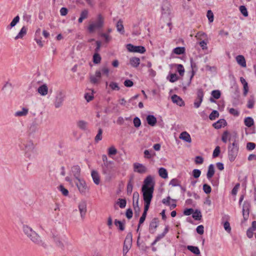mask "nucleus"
<instances>
[{
  "label": "nucleus",
  "instance_id": "dca6fc26",
  "mask_svg": "<svg viewBox=\"0 0 256 256\" xmlns=\"http://www.w3.org/2000/svg\"><path fill=\"white\" fill-rule=\"evenodd\" d=\"M153 185L154 186V183L153 182L152 178L150 176L146 177L144 181V184L142 188H150V186Z\"/></svg>",
  "mask_w": 256,
  "mask_h": 256
},
{
  "label": "nucleus",
  "instance_id": "2eb2a0df",
  "mask_svg": "<svg viewBox=\"0 0 256 256\" xmlns=\"http://www.w3.org/2000/svg\"><path fill=\"white\" fill-rule=\"evenodd\" d=\"M80 168L78 166H74L71 168V172L72 174L74 176L76 180L81 178H80Z\"/></svg>",
  "mask_w": 256,
  "mask_h": 256
},
{
  "label": "nucleus",
  "instance_id": "ea45409f",
  "mask_svg": "<svg viewBox=\"0 0 256 256\" xmlns=\"http://www.w3.org/2000/svg\"><path fill=\"white\" fill-rule=\"evenodd\" d=\"M254 103L255 100L254 96H250L248 102L247 107L248 108H253Z\"/></svg>",
  "mask_w": 256,
  "mask_h": 256
},
{
  "label": "nucleus",
  "instance_id": "cd10ccee",
  "mask_svg": "<svg viewBox=\"0 0 256 256\" xmlns=\"http://www.w3.org/2000/svg\"><path fill=\"white\" fill-rule=\"evenodd\" d=\"M236 60L238 64L243 68L246 67V62L244 56L242 55H238L236 57Z\"/></svg>",
  "mask_w": 256,
  "mask_h": 256
},
{
  "label": "nucleus",
  "instance_id": "58836bf2",
  "mask_svg": "<svg viewBox=\"0 0 256 256\" xmlns=\"http://www.w3.org/2000/svg\"><path fill=\"white\" fill-rule=\"evenodd\" d=\"M158 174L160 177L163 178H168V172L164 168H160L158 170Z\"/></svg>",
  "mask_w": 256,
  "mask_h": 256
},
{
  "label": "nucleus",
  "instance_id": "0e129e2a",
  "mask_svg": "<svg viewBox=\"0 0 256 256\" xmlns=\"http://www.w3.org/2000/svg\"><path fill=\"white\" fill-rule=\"evenodd\" d=\"M229 112L234 116H238V115H239V112L238 110L234 108H230V110H229Z\"/></svg>",
  "mask_w": 256,
  "mask_h": 256
},
{
  "label": "nucleus",
  "instance_id": "c85d7f7f",
  "mask_svg": "<svg viewBox=\"0 0 256 256\" xmlns=\"http://www.w3.org/2000/svg\"><path fill=\"white\" fill-rule=\"evenodd\" d=\"M133 188V177H131L128 183L126 188V192L128 195H130Z\"/></svg>",
  "mask_w": 256,
  "mask_h": 256
},
{
  "label": "nucleus",
  "instance_id": "aec40b11",
  "mask_svg": "<svg viewBox=\"0 0 256 256\" xmlns=\"http://www.w3.org/2000/svg\"><path fill=\"white\" fill-rule=\"evenodd\" d=\"M227 123L224 119H220L212 124V126L216 129H220L226 125Z\"/></svg>",
  "mask_w": 256,
  "mask_h": 256
},
{
  "label": "nucleus",
  "instance_id": "4d7b16f0",
  "mask_svg": "<svg viewBox=\"0 0 256 256\" xmlns=\"http://www.w3.org/2000/svg\"><path fill=\"white\" fill-rule=\"evenodd\" d=\"M133 122L134 126L136 128H138L141 124L140 120L138 117L134 118Z\"/></svg>",
  "mask_w": 256,
  "mask_h": 256
},
{
  "label": "nucleus",
  "instance_id": "e2e57ef3",
  "mask_svg": "<svg viewBox=\"0 0 256 256\" xmlns=\"http://www.w3.org/2000/svg\"><path fill=\"white\" fill-rule=\"evenodd\" d=\"M196 232L200 234H202L204 232V227L202 225H200L196 228Z\"/></svg>",
  "mask_w": 256,
  "mask_h": 256
},
{
  "label": "nucleus",
  "instance_id": "6e6552de",
  "mask_svg": "<svg viewBox=\"0 0 256 256\" xmlns=\"http://www.w3.org/2000/svg\"><path fill=\"white\" fill-rule=\"evenodd\" d=\"M126 47L127 50L130 52L144 54L146 52V48L143 46H135L129 44L126 45Z\"/></svg>",
  "mask_w": 256,
  "mask_h": 256
},
{
  "label": "nucleus",
  "instance_id": "b1692460",
  "mask_svg": "<svg viewBox=\"0 0 256 256\" xmlns=\"http://www.w3.org/2000/svg\"><path fill=\"white\" fill-rule=\"evenodd\" d=\"M148 124L152 126L156 125L157 120L156 118L153 115H148L146 118Z\"/></svg>",
  "mask_w": 256,
  "mask_h": 256
},
{
  "label": "nucleus",
  "instance_id": "ddd939ff",
  "mask_svg": "<svg viewBox=\"0 0 256 256\" xmlns=\"http://www.w3.org/2000/svg\"><path fill=\"white\" fill-rule=\"evenodd\" d=\"M159 220L158 218H154L150 224L149 232L150 233L154 234L158 226Z\"/></svg>",
  "mask_w": 256,
  "mask_h": 256
},
{
  "label": "nucleus",
  "instance_id": "393cba45",
  "mask_svg": "<svg viewBox=\"0 0 256 256\" xmlns=\"http://www.w3.org/2000/svg\"><path fill=\"white\" fill-rule=\"evenodd\" d=\"M214 168L212 164H210L208 167V170L206 174V177L208 180H211L214 174Z\"/></svg>",
  "mask_w": 256,
  "mask_h": 256
},
{
  "label": "nucleus",
  "instance_id": "a211bd4d",
  "mask_svg": "<svg viewBox=\"0 0 256 256\" xmlns=\"http://www.w3.org/2000/svg\"><path fill=\"white\" fill-rule=\"evenodd\" d=\"M101 78V72L100 70H96L94 75L90 76V82L94 84H98Z\"/></svg>",
  "mask_w": 256,
  "mask_h": 256
},
{
  "label": "nucleus",
  "instance_id": "7ed1b4c3",
  "mask_svg": "<svg viewBox=\"0 0 256 256\" xmlns=\"http://www.w3.org/2000/svg\"><path fill=\"white\" fill-rule=\"evenodd\" d=\"M80 194L86 196L89 192V188L84 178H80L74 181Z\"/></svg>",
  "mask_w": 256,
  "mask_h": 256
},
{
  "label": "nucleus",
  "instance_id": "680f3d73",
  "mask_svg": "<svg viewBox=\"0 0 256 256\" xmlns=\"http://www.w3.org/2000/svg\"><path fill=\"white\" fill-rule=\"evenodd\" d=\"M224 230L228 232H230L231 231V228L230 223L226 221L224 224Z\"/></svg>",
  "mask_w": 256,
  "mask_h": 256
},
{
  "label": "nucleus",
  "instance_id": "473e14b6",
  "mask_svg": "<svg viewBox=\"0 0 256 256\" xmlns=\"http://www.w3.org/2000/svg\"><path fill=\"white\" fill-rule=\"evenodd\" d=\"M27 29L25 26H23L18 35L15 37V40L22 38L26 34Z\"/></svg>",
  "mask_w": 256,
  "mask_h": 256
},
{
  "label": "nucleus",
  "instance_id": "052dcab7",
  "mask_svg": "<svg viewBox=\"0 0 256 256\" xmlns=\"http://www.w3.org/2000/svg\"><path fill=\"white\" fill-rule=\"evenodd\" d=\"M116 152H117V150L114 147L111 146L108 148V153L110 156L114 155L116 154Z\"/></svg>",
  "mask_w": 256,
  "mask_h": 256
},
{
  "label": "nucleus",
  "instance_id": "8fccbe9b",
  "mask_svg": "<svg viewBox=\"0 0 256 256\" xmlns=\"http://www.w3.org/2000/svg\"><path fill=\"white\" fill-rule=\"evenodd\" d=\"M169 80L171 82H174L178 80V77L176 74H171L170 75Z\"/></svg>",
  "mask_w": 256,
  "mask_h": 256
},
{
  "label": "nucleus",
  "instance_id": "f03ea898",
  "mask_svg": "<svg viewBox=\"0 0 256 256\" xmlns=\"http://www.w3.org/2000/svg\"><path fill=\"white\" fill-rule=\"evenodd\" d=\"M104 24V18L102 14L98 15L96 20L90 24L88 29L90 32H93L96 29H100L102 28Z\"/></svg>",
  "mask_w": 256,
  "mask_h": 256
},
{
  "label": "nucleus",
  "instance_id": "4468645a",
  "mask_svg": "<svg viewBox=\"0 0 256 256\" xmlns=\"http://www.w3.org/2000/svg\"><path fill=\"white\" fill-rule=\"evenodd\" d=\"M81 218H84L86 212V203L84 200H82L78 206Z\"/></svg>",
  "mask_w": 256,
  "mask_h": 256
},
{
  "label": "nucleus",
  "instance_id": "5701e85b",
  "mask_svg": "<svg viewBox=\"0 0 256 256\" xmlns=\"http://www.w3.org/2000/svg\"><path fill=\"white\" fill-rule=\"evenodd\" d=\"M91 176L94 182L96 184L98 185L100 183V178L98 173L96 171L93 170L92 171Z\"/></svg>",
  "mask_w": 256,
  "mask_h": 256
},
{
  "label": "nucleus",
  "instance_id": "f704fd0d",
  "mask_svg": "<svg viewBox=\"0 0 256 256\" xmlns=\"http://www.w3.org/2000/svg\"><path fill=\"white\" fill-rule=\"evenodd\" d=\"M20 21V16H16L12 20L10 25L7 26L8 29H11L14 27Z\"/></svg>",
  "mask_w": 256,
  "mask_h": 256
},
{
  "label": "nucleus",
  "instance_id": "de8ad7c7",
  "mask_svg": "<svg viewBox=\"0 0 256 256\" xmlns=\"http://www.w3.org/2000/svg\"><path fill=\"white\" fill-rule=\"evenodd\" d=\"M58 190L60 191L61 192L62 194L64 196H67L68 194V190L66 188L62 185H60L58 188Z\"/></svg>",
  "mask_w": 256,
  "mask_h": 256
},
{
  "label": "nucleus",
  "instance_id": "3c124183",
  "mask_svg": "<svg viewBox=\"0 0 256 256\" xmlns=\"http://www.w3.org/2000/svg\"><path fill=\"white\" fill-rule=\"evenodd\" d=\"M204 158L201 156H196L195 158L194 162L196 164H201L204 162Z\"/></svg>",
  "mask_w": 256,
  "mask_h": 256
},
{
  "label": "nucleus",
  "instance_id": "5fc2aeb1",
  "mask_svg": "<svg viewBox=\"0 0 256 256\" xmlns=\"http://www.w3.org/2000/svg\"><path fill=\"white\" fill-rule=\"evenodd\" d=\"M220 148L218 146H217L215 149L214 150L213 154H212V156L213 158H216L218 156L220 155Z\"/></svg>",
  "mask_w": 256,
  "mask_h": 256
},
{
  "label": "nucleus",
  "instance_id": "2f4dec72",
  "mask_svg": "<svg viewBox=\"0 0 256 256\" xmlns=\"http://www.w3.org/2000/svg\"><path fill=\"white\" fill-rule=\"evenodd\" d=\"M172 66L176 68L177 72L179 73L180 76H184V68L182 64H173Z\"/></svg>",
  "mask_w": 256,
  "mask_h": 256
},
{
  "label": "nucleus",
  "instance_id": "774afa93",
  "mask_svg": "<svg viewBox=\"0 0 256 256\" xmlns=\"http://www.w3.org/2000/svg\"><path fill=\"white\" fill-rule=\"evenodd\" d=\"M194 210L192 208H186L184 212V214L186 216H190L192 214Z\"/></svg>",
  "mask_w": 256,
  "mask_h": 256
},
{
  "label": "nucleus",
  "instance_id": "9b49d317",
  "mask_svg": "<svg viewBox=\"0 0 256 256\" xmlns=\"http://www.w3.org/2000/svg\"><path fill=\"white\" fill-rule=\"evenodd\" d=\"M64 96L62 92H60L56 96L54 105L56 108H59L62 105Z\"/></svg>",
  "mask_w": 256,
  "mask_h": 256
},
{
  "label": "nucleus",
  "instance_id": "09e8293b",
  "mask_svg": "<svg viewBox=\"0 0 256 256\" xmlns=\"http://www.w3.org/2000/svg\"><path fill=\"white\" fill-rule=\"evenodd\" d=\"M203 190L206 194H208L210 193L212 191V188L210 186L205 184L203 185Z\"/></svg>",
  "mask_w": 256,
  "mask_h": 256
},
{
  "label": "nucleus",
  "instance_id": "39448f33",
  "mask_svg": "<svg viewBox=\"0 0 256 256\" xmlns=\"http://www.w3.org/2000/svg\"><path fill=\"white\" fill-rule=\"evenodd\" d=\"M238 145H229L228 156L229 160L233 162L238 156Z\"/></svg>",
  "mask_w": 256,
  "mask_h": 256
},
{
  "label": "nucleus",
  "instance_id": "c756f323",
  "mask_svg": "<svg viewBox=\"0 0 256 256\" xmlns=\"http://www.w3.org/2000/svg\"><path fill=\"white\" fill-rule=\"evenodd\" d=\"M130 62L132 66L136 68L140 64V59L138 58L132 57L130 58Z\"/></svg>",
  "mask_w": 256,
  "mask_h": 256
},
{
  "label": "nucleus",
  "instance_id": "f8f14e48",
  "mask_svg": "<svg viewBox=\"0 0 256 256\" xmlns=\"http://www.w3.org/2000/svg\"><path fill=\"white\" fill-rule=\"evenodd\" d=\"M102 174L105 176L106 180H110L112 178V174H111L110 170L108 167V164L104 163V166H102Z\"/></svg>",
  "mask_w": 256,
  "mask_h": 256
},
{
  "label": "nucleus",
  "instance_id": "37998d69",
  "mask_svg": "<svg viewBox=\"0 0 256 256\" xmlns=\"http://www.w3.org/2000/svg\"><path fill=\"white\" fill-rule=\"evenodd\" d=\"M218 116H219L218 112L216 110H214L210 114L209 118L210 120H214L216 118H218Z\"/></svg>",
  "mask_w": 256,
  "mask_h": 256
},
{
  "label": "nucleus",
  "instance_id": "1a4fd4ad",
  "mask_svg": "<svg viewBox=\"0 0 256 256\" xmlns=\"http://www.w3.org/2000/svg\"><path fill=\"white\" fill-rule=\"evenodd\" d=\"M196 98L195 100V101L194 102V106L196 108H198L202 102L204 98V92L202 88H199L198 90L197 93H196Z\"/></svg>",
  "mask_w": 256,
  "mask_h": 256
},
{
  "label": "nucleus",
  "instance_id": "e433bc0d",
  "mask_svg": "<svg viewBox=\"0 0 256 256\" xmlns=\"http://www.w3.org/2000/svg\"><path fill=\"white\" fill-rule=\"evenodd\" d=\"M114 223L116 226L118 227L120 230L123 231L124 230L125 226L124 222L116 219L114 220Z\"/></svg>",
  "mask_w": 256,
  "mask_h": 256
},
{
  "label": "nucleus",
  "instance_id": "864d4df0",
  "mask_svg": "<svg viewBox=\"0 0 256 256\" xmlns=\"http://www.w3.org/2000/svg\"><path fill=\"white\" fill-rule=\"evenodd\" d=\"M206 16L210 22H212L214 21V14L211 10H208L207 12Z\"/></svg>",
  "mask_w": 256,
  "mask_h": 256
},
{
  "label": "nucleus",
  "instance_id": "f3484780",
  "mask_svg": "<svg viewBox=\"0 0 256 256\" xmlns=\"http://www.w3.org/2000/svg\"><path fill=\"white\" fill-rule=\"evenodd\" d=\"M250 208V203L244 202L242 206V214L244 220H247L248 217Z\"/></svg>",
  "mask_w": 256,
  "mask_h": 256
},
{
  "label": "nucleus",
  "instance_id": "a18cd8bd",
  "mask_svg": "<svg viewBox=\"0 0 256 256\" xmlns=\"http://www.w3.org/2000/svg\"><path fill=\"white\" fill-rule=\"evenodd\" d=\"M211 94L214 98L218 99L220 96L221 93L219 90H214L212 92Z\"/></svg>",
  "mask_w": 256,
  "mask_h": 256
},
{
  "label": "nucleus",
  "instance_id": "a878e982",
  "mask_svg": "<svg viewBox=\"0 0 256 256\" xmlns=\"http://www.w3.org/2000/svg\"><path fill=\"white\" fill-rule=\"evenodd\" d=\"M180 138L184 140L186 142H191V138L190 134L186 132H182L179 136Z\"/></svg>",
  "mask_w": 256,
  "mask_h": 256
},
{
  "label": "nucleus",
  "instance_id": "20e7f679",
  "mask_svg": "<svg viewBox=\"0 0 256 256\" xmlns=\"http://www.w3.org/2000/svg\"><path fill=\"white\" fill-rule=\"evenodd\" d=\"M154 190V186H150V188H142L143 198L144 202H151L153 197V193Z\"/></svg>",
  "mask_w": 256,
  "mask_h": 256
},
{
  "label": "nucleus",
  "instance_id": "7c9ffc66",
  "mask_svg": "<svg viewBox=\"0 0 256 256\" xmlns=\"http://www.w3.org/2000/svg\"><path fill=\"white\" fill-rule=\"evenodd\" d=\"M116 30L117 31L120 32L121 34H124V27L122 24V20H119L117 22L116 25Z\"/></svg>",
  "mask_w": 256,
  "mask_h": 256
},
{
  "label": "nucleus",
  "instance_id": "f257e3e1",
  "mask_svg": "<svg viewBox=\"0 0 256 256\" xmlns=\"http://www.w3.org/2000/svg\"><path fill=\"white\" fill-rule=\"evenodd\" d=\"M22 230L24 234L34 244L42 246L44 248H47V244L42 240L40 236L30 227L27 225H24Z\"/></svg>",
  "mask_w": 256,
  "mask_h": 256
},
{
  "label": "nucleus",
  "instance_id": "412c9836",
  "mask_svg": "<svg viewBox=\"0 0 256 256\" xmlns=\"http://www.w3.org/2000/svg\"><path fill=\"white\" fill-rule=\"evenodd\" d=\"M171 98L174 103L177 104L179 106H182L184 105V102L179 96L174 94L172 96Z\"/></svg>",
  "mask_w": 256,
  "mask_h": 256
},
{
  "label": "nucleus",
  "instance_id": "4be33fe9",
  "mask_svg": "<svg viewBox=\"0 0 256 256\" xmlns=\"http://www.w3.org/2000/svg\"><path fill=\"white\" fill-rule=\"evenodd\" d=\"M38 92L42 96H45L48 94V88L46 84H44L38 88Z\"/></svg>",
  "mask_w": 256,
  "mask_h": 256
},
{
  "label": "nucleus",
  "instance_id": "423d86ee",
  "mask_svg": "<svg viewBox=\"0 0 256 256\" xmlns=\"http://www.w3.org/2000/svg\"><path fill=\"white\" fill-rule=\"evenodd\" d=\"M132 236L131 232H129L126 236L125 238L124 247H123V254H126L130 248L132 244Z\"/></svg>",
  "mask_w": 256,
  "mask_h": 256
},
{
  "label": "nucleus",
  "instance_id": "9d476101",
  "mask_svg": "<svg viewBox=\"0 0 256 256\" xmlns=\"http://www.w3.org/2000/svg\"><path fill=\"white\" fill-rule=\"evenodd\" d=\"M134 171L140 174H144L147 171V168L142 164L135 162L133 164Z\"/></svg>",
  "mask_w": 256,
  "mask_h": 256
},
{
  "label": "nucleus",
  "instance_id": "bf43d9fd",
  "mask_svg": "<svg viewBox=\"0 0 256 256\" xmlns=\"http://www.w3.org/2000/svg\"><path fill=\"white\" fill-rule=\"evenodd\" d=\"M101 36L104 38V40L106 42H108L110 41L112 38L109 35L102 33L100 34Z\"/></svg>",
  "mask_w": 256,
  "mask_h": 256
},
{
  "label": "nucleus",
  "instance_id": "49530a36",
  "mask_svg": "<svg viewBox=\"0 0 256 256\" xmlns=\"http://www.w3.org/2000/svg\"><path fill=\"white\" fill-rule=\"evenodd\" d=\"M230 133L227 131H226L224 132L222 138V140L223 142L226 143L228 142V140L230 138Z\"/></svg>",
  "mask_w": 256,
  "mask_h": 256
},
{
  "label": "nucleus",
  "instance_id": "79ce46f5",
  "mask_svg": "<svg viewBox=\"0 0 256 256\" xmlns=\"http://www.w3.org/2000/svg\"><path fill=\"white\" fill-rule=\"evenodd\" d=\"M116 204L121 208H124L126 206V201L124 198H118Z\"/></svg>",
  "mask_w": 256,
  "mask_h": 256
},
{
  "label": "nucleus",
  "instance_id": "a19ab883",
  "mask_svg": "<svg viewBox=\"0 0 256 256\" xmlns=\"http://www.w3.org/2000/svg\"><path fill=\"white\" fill-rule=\"evenodd\" d=\"M173 52L176 54H182L184 53L185 48L184 47H177L173 50Z\"/></svg>",
  "mask_w": 256,
  "mask_h": 256
},
{
  "label": "nucleus",
  "instance_id": "72a5a7b5",
  "mask_svg": "<svg viewBox=\"0 0 256 256\" xmlns=\"http://www.w3.org/2000/svg\"><path fill=\"white\" fill-rule=\"evenodd\" d=\"M244 124L248 127H251L254 124V121L252 117H246L244 120Z\"/></svg>",
  "mask_w": 256,
  "mask_h": 256
},
{
  "label": "nucleus",
  "instance_id": "c03bdc74",
  "mask_svg": "<svg viewBox=\"0 0 256 256\" xmlns=\"http://www.w3.org/2000/svg\"><path fill=\"white\" fill-rule=\"evenodd\" d=\"M101 57L98 53H95L93 56V62L94 64H98L100 62Z\"/></svg>",
  "mask_w": 256,
  "mask_h": 256
},
{
  "label": "nucleus",
  "instance_id": "bb28decb",
  "mask_svg": "<svg viewBox=\"0 0 256 256\" xmlns=\"http://www.w3.org/2000/svg\"><path fill=\"white\" fill-rule=\"evenodd\" d=\"M76 125L80 129L82 130H86L88 129V123L84 120H80L78 121Z\"/></svg>",
  "mask_w": 256,
  "mask_h": 256
},
{
  "label": "nucleus",
  "instance_id": "0eeeda50",
  "mask_svg": "<svg viewBox=\"0 0 256 256\" xmlns=\"http://www.w3.org/2000/svg\"><path fill=\"white\" fill-rule=\"evenodd\" d=\"M21 148L24 151L25 156L30 158L36 153V150L34 145H22Z\"/></svg>",
  "mask_w": 256,
  "mask_h": 256
},
{
  "label": "nucleus",
  "instance_id": "6e6d98bb",
  "mask_svg": "<svg viewBox=\"0 0 256 256\" xmlns=\"http://www.w3.org/2000/svg\"><path fill=\"white\" fill-rule=\"evenodd\" d=\"M200 174L201 171L200 170L194 169L192 171V176L196 178H199L200 176Z\"/></svg>",
  "mask_w": 256,
  "mask_h": 256
},
{
  "label": "nucleus",
  "instance_id": "69168bd1",
  "mask_svg": "<svg viewBox=\"0 0 256 256\" xmlns=\"http://www.w3.org/2000/svg\"><path fill=\"white\" fill-rule=\"evenodd\" d=\"M132 210L131 208H128L126 210V215L128 219H130L132 217Z\"/></svg>",
  "mask_w": 256,
  "mask_h": 256
},
{
  "label": "nucleus",
  "instance_id": "603ef678",
  "mask_svg": "<svg viewBox=\"0 0 256 256\" xmlns=\"http://www.w3.org/2000/svg\"><path fill=\"white\" fill-rule=\"evenodd\" d=\"M240 11L241 13L243 14L244 16H248V12L247 11V9L246 7L244 6H240Z\"/></svg>",
  "mask_w": 256,
  "mask_h": 256
},
{
  "label": "nucleus",
  "instance_id": "c9c22d12",
  "mask_svg": "<svg viewBox=\"0 0 256 256\" xmlns=\"http://www.w3.org/2000/svg\"><path fill=\"white\" fill-rule=\"evenodd\" d=\"M187 248L188 250L192 252L195 254H200V250L198 247L192 246H187Z\"/></svg>",
  "mask_w": 256,
  "mask_h": 256
},
{
  "label": "nucleus",
  "instance_id": "4c0bfd02",
  "mask_svg": "<svg viewBox=\"0 0 256 256\" xmlns=\"http://www.w3.org/2000/svg\"><path fill=\"white\" fill-rule=\"evenodd\" d=\"M192 216L195 220H200L202 217L200 211L198 210L194 211Z\"/></svg>",
  "mask_w": 256,
  "mask_h": 256
},
{
  "label": "nucleus",
  "instance_id": "13d9d810",
  "mask_svg": "<svg viewBox=\"0 0 256 256\" xmlns=\"http://www.w3.org/2000/svg\"><path fill=\"white\" fill-rule=\"evenodd\" d=\"M110 86L112 90H120L118 84L115 82H111L110 84Z\"/></svg>",
  "mask_w": 256,
  "mask_h": 256
},
{
  "label": "nucleus",
  "instance_id": "338daca9",
  "mask_svg": "<svg viewBox=\"0 0 256 256\" xmlns=\"http://www.w3.org/2000/svg\"><path fill=\"white\" fill-rule=\"evenodd\" d=\"M102 130L99 129L98 133L95 137V140L96 142H98V140L102 139Z\"/></svg>",
  "mask_w": 256,
  "mask_h": 256
},
{
  "label": "nucleus",
  "instance_id": "6ab92c4d",
  "mask_svg": "<svg viewBox=\"0 0 256 256\" xmlns=\"http://www.w3.org/2000/svg\"><path fill=\"white\" fill-rule=\"evenodd\" d=\"M28 113V109L26 108H22L21 110L15 112L14 116L16 117L26 116Z\"/></svg>",
  "mask_w": 256,
  "mask_h": 256
}]
</instances>
